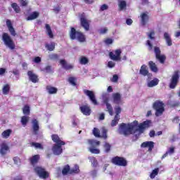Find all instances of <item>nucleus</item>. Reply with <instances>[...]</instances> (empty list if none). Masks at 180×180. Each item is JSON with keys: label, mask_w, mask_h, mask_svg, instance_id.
<instances>
[{"label": "nucleus", "mask_w": 180, "mask_h": 180, "mask_svg": "<svg viewBox=\"0 0 180 180\" xmlns=\"http://www.w3.org/2000/svg\"><path fill=\"white\" fill-rule=\"evenodd\" d=\"M93 167H98V160L94 157L89 158Z\"/></svg>", "instance_id": "44"}, {"label": "nucleus", "mask_w": 180, "mask_h": 180, "mask_svg": "<svg viewBox=\"0 0 180 180\" xmlns=\"http://www.w3.org/2000/svg\"><path fill=\"white\" fill-rule=\"evenodd\" d=\"M119 120H120V115H115L114 119L111 121V127H115V126L119 123Z\"/></svg>", "instance_id": "29"}, {"label": "nucleus", "mask_w": 180, "mask_h": 180, "mask_svg": "<svg viewBox=\"0 0 180 180\" xmlns=\"http://www.w3.org/2000/svg\"><path fill=\"white\" fill-rule=\"evenodd\" d=\"M149 67H150L151 71H153V72H157V71H158L157 65H155V63H154V62H153V61L149 62Z\"/></svg>", "instance_id": "31"}, {"label": "nucleus", "mask_w": 180, "mask_h": 180, "mask_svg": "<svg viewBox=\"0 0 180 180\" xmlns=\"http://www.w3.org/2000/svg\"><path fill=\"white\" fill-rule=\"evenodd\" d=\"M83 92H84V95H86V96H88L89 98L90 101H91V102H92V103H94V105H98V101H96V98L95 97V93H94V91L84 89V90H83Z\"/></svg>", "instance_id": "12"}, {"label": "nucleus", "mask_w": 180, "mask_h": 180, "mask_svg": "<svg viewBox=\"0 0 180 180\" xmlns=\"http://www.w3.org/2000/svg\"><path fill=\"white\" fill-rule=\"evenodd\" d=\"M155 53L157 60H158L161 64H164L167 58L165 57V55H161V50H160V48L155 47Z\"/></svg>", "instance_id": "13"}, {"label": "nucleus", "mask_w": 180, "mask_h": 180, "mask_svg": "<svg viewBox=\"0 0 180 180\" xmlns=\"http://www.w3.org/2000/svg\"><path fill=\"white\" fill-rule=\"evenodd\" d=\"M79 63L80 64L85 65V64H88V58H86L85 56H82L80 58Z\"/></svg>", "instance_id": "45"}, {"label": "nucleus", "mask_w": 180, "mask_h": 180, "mask_svg": "<svg viewBox=\"0 0 180 180\" xmlns=\"http://www.w3.org/2000/svg\"><path fill=\"white\" fill-rule=\"evenodd\" d=\"M22 112L24 115H29L30 113V107L29 105H25Z\"/></svg>", "instance_id": "46"}, {"label": "nucleus", "mask_w": 180, "mask_h": 180, "mask_svg": "<svg viewBox=\"0 0 180 180\" xmlns=\"http://www.w3.org/2000/svg\"><path fill=\"white\" fill-rule=\"evenodd\" d=\"M174 153H175V148L174 147L169 148L167 151L162 155V160H164V158H165L166 157H168V154H169V155H172V154H174Z\"/></svg>", "instance_id": "25"}, {"label": "nucleus", "mask_w": 180, "mask_h": 180, "mask_svg": "<svg viewBox=\"0 0 180 180\" xmlns=\"http://www.w3.org/2000/svg\"><path fill=\"white\" fill-rule=\"evenodd\" d=\"M179 117H176L173 119V123H179Z\"/></svg>", "instance_id": "64"}, {"label": "nucleus", "mask_w": 180, "mask_h": 180, "mask_svg": "<svg viewBox=\"0 0 180 180\" xmlns=\"http://www.w3.org/2000/svg\"><path fill=\"white\" fill-rule=\"evenodd\" d=\"M70 39L72 40H75L77 39L78 41L84 43L85 41V35L82 32H77L75 28L72 27L70 31Z\"/></svg>", "instance_id": "3"}, {"label": "nucleus", "mask_w": 180, "mask_h": 180, "mask_svg": "<svg viewBox=\"0 0 180 180\" xmlns=\"http://www.w3.org/2000/svg\"><path fill=\"white\" fill-rule=\"evenodd\" d=\"M69 82L73 86H75L77 85V83H75V77H70L69 78Z\"/></svg>", "instance_id": "51"}, {"label": "nucleus", "mask_w": 180, "mask_h": 180, "mask_svg": "<svg viewBox=\"0 0 180 180\" xmlns=\"http://www.w3.org/2000/svg\"><path fill=\"white\" fill-rule=\"evenodd\" d=\"M46 48L49 51H53L56 49V43L51 42V44H47Z\"/></svg>", "instance_id": "35"}, {"label": "nucleus", "mask_w": 180, "mask_h": 180, "mask_svg": "<svg viewBox=\"0 0 180 180\" xmlns=\"http://www.w3.org/2000/svg\"><path fill=\"white\" fill-rule=\"evenodd\" d=\"M141 25L146 26L147 22H148V15L147 13H143L141 15Z\"/></svg>", "instance_id": "24"}, {"label": "nucleus", "mask_w": 180, "mask_h": 180, "mask_svg": "<svg viewBox=\"0 0 180 180\" xmlns=\"http://www.w3.org/2000/svg\"><path fill=\"white\" fill-rule=\"evenodd\" d=\"M46 72H53V68H51V66H46L45 68Z\"/></svg>", "instance_id": "58"}, {"label": "nucleus", "mask_w": 180, "mask_h": 180, "mask_svg": "<svg viewBox=\"0 0 180 180\" xmlns=\"http://www.w3.org/2000/svg\"><path fill=\"white\" fill-rule=\"evenodd\" d=\"M139 126V128L137 129ZM151 126V120H146L139 124V122L135 120L131 124L122 123L120 125L118 133L124 136L134 134L136 131L143 133L146 129H148Z\"/></svg>", "instance_id": "1"}, {"label": "nucleus", "mask_w": 180, "mask_h": 180, "mask_svg": "<svg viewBox=\"0 0 180 180\" xmlns=\"http://www.w3.org/2000/svg\"><path fill=\"white\" fill-rule=\"evenodd\" d=\"M141 147L146 148L148 147V151H153V148H154V142L153 141H146L143 142L141 145Z\"/></svg>", "instance_id": "17"}, {"label": "nucleus", "mask_w": 180, "mask_h": 180, "mask_svg": "<svg viewBox=\"0 0 180 180\" xmlns=\"http://www.w3.org/2000/svg\"><path fill=\"white\" fill-rule=\"evenodd\" d=\"M115 113H116L115 116H119V115H120V113L122 112V108L119 105H117L115 108Z\"/></svg>", "instance_id": "48"}, {"label": "nucleus", "mask_w": 180, "mask_h": 180, "mask_svg": "<svg viewBox=\"0 0 180 180\" xmlns=\"http://www.w3.org/2000/svg\"><path fill=\"white\" fill-rule=\"evenodd\" d=\"M27 75L29 77L30 81L31 82H33L34 84H36L37 82H39V77L33 72V71L30 70L27 72Z\"/></svg>", "instance_id": "15"}, {"label": "nucleus", "mask_w": 180, "mask_h": 180, "mask_svg": "<svg viewBox=\"0 0 180 180\" xmlns=\"http://www.w3.org/2000/svg\"><path fill=\"white\" fill-rule=\"evenodd\" d=\"M126 23L128 26H131V25L133 24V20L128 18L126 20Z\"/></svg>", "instance_id": "60"}, {"label": "nucleus", "mask_w": 180, "mask_h": 180, "mask_svg": "<svg viewBox=\"0 0 180 180\" xmlns=\"http://www.w3.org/2000/svg\"><path fill=\"white\" fill-rule=\"evenodd\" d=\"M115 63L113 61H109L108 64V67L109 68H113V67H115Z\"/></svg>", "instance_id": "59"}, {"label": "nucleus", "mask_w": 180, "mask_h": 180, "mask_svg": "<svg viewBox=\"0 0 180 180\" xmlns=\"http://www.w3.org/2000/svg\"><path fill=\"white\" fill-rule=\"evenodd\" d=\"M11 89V86L9 84H6L3 87V94L4 95H8L9 94V90Z\"/></svg>", "instance_id": "39"}, {"label": "nucleus", "mask_w": 180, "mask_h": 180, "mask_svg": "<svg viewBox=\"0 0 180 180\" xmlns=\"http://www.w3.org/2000/svg\"><path fill=\"white\" fill-rule=\"evenodd\" d=\"M122 50L117 49L109 53V57L110 60L113 61H122Z\"/></svg>", "instance_id": "7"}, {"label": "nucleus", "mask_w": 180, "mask_h": 180, "mask_svg": "<svg viewBox=\"0 0 180 180\" xmlns=\"http://www.w3.org/2000/svg\"><path fill=\"white\" fill-rule=\"evenodd\" d=\"M70 174H79V166L77 165H75V167L70 171Z\"/></svg>", "instance_id": "36"}, {"label": "nucleus", "mask_w": 180, "mask_h": 180, "mask_svg": "<svg viewBox=\"0 0 180 180\" xmlns=\"http://www.w3.org/2000/svg\"><path fill=\"white\" fill-rule=\"evenodd\" d=\"M49 57L51 60H57V58H58V55H57V53H52L49 55Z\"/></svg>", "instance_id": "54"}, {"label": "nucleus", "mask_w": 180, "mask_h": 180, "mask_svg": "<svg viewBox=\"0 0 180 180\" xmlns=\"http://www.w3.org/2000/svg\"><path fill=\"white\" fill-rule=\"evenodd\" d=\"M70 171H71V169H70V165H67L63 169L62 174L63 175H67V174H70Z\"/></svg>", "instance_id": "40"}, {"label": "nucleus", "mask_w": 180, "mask_h": 180, "mask_svg": "<svg viewBox=\"0 0 180 180\" xmlns=\"http://www.w3.org/2000/svg\"><path fill=\"white\" fill-rule=\"evenodd\" d=\"M60 64L62 65V67H63L65 70H72V68H74V67L72 66V65H70V64L67 63V62L65 61V60H60Z\"/></svg>", "instance_id": "23"}, {"label": "nucleus", "mask_w": 180, "mask_h": 180, "mask_svg": "<svg viewBox=\"0 0 180 180\" xmlns=\"http://www.w3.org/2000/svg\"><path fill=\"white\" fill-rule=\"evenodd\" d=\"M179 79V72L176 71L172 76V79L170 80V84H169V88L171 89H174L175 86L178 84V81Z\"/></svg>", "instance_id": "10"}, {"label": "nucleus", "mask_w": 180, "mask_h": 180, "mask_svg": "<svg viewBox=\"0 0 180 180\" xmlns=\"http://www.w3.org/2000/svg\"><path fill=\"white\" fill-rule=\"evenodd\" d=\"M164 39H165L167 46H172V39H171V35L168 32L164 33Z\"/></svg>", "instance_id": "20"}, {"label": "nucleus", "mask_w": 180, "mask_h": 180, "mask_svg": "<svg viewBox=\"0 0 180 180\" xmlns=\"http://www.w3.org/2000/svg\"><path fill=\"white\" fill-rule=\"evenodd\" d=\"M139 74H141V75H143V77L148 75V70H147V66L146 65L141 66Z\"/></svg>", "instance_id": "26"}, {"label": "nucleus", "mask_w": 180, "mask_h": 180, "mask_svg": "<svg viewBox=\"0 0 180 180\" xmlns=\"http://www.w3.org/2000/svg\"><path fill=\"white\" fill-rule=\"evenodd\" d=\"M158 171H159V169H155L154 170H153L152 173L150 175V177L151 178V179H154V178H155V176L158 175Z\"/></svg>", "instance_id": "43"}, {"label": "nucleus", "mask_w": 180, "mask_h": 180, "mask_svg": "<svg viewBox=\"0 0 180 180\" xmlns=\"http://www.w3.org/2000/svg\"><path fill=\"white\" fill-rule=\"evenodd\" d=\"M79 120L77 119V117H74L72 119V126L73 127H76V126H78Z\"/></svg>", "instance_id": "52"}, {"label": "nucleus", "mask_w": 180, "mask_h": 180, "mask_svg": "<svg viewBox=\"0 0 180 180\" xmlns=\"http://www.w3.org/2000/svg\"><path fill=\"white\" fill-rule=\"evenodd\" d=\"M34 171L37 175H39V178L42 179H47V178H49V172H47L44 168L37 167L34 168Z\"/></svg>", "instance_id": "8"}, {"label": "nucleus", "mask_w": 180, "mask_h": 180, "mask_svg": "<svg viewBox=\"0 0 180 180\" xmlns=\"http://www.w3.org/2000/svg\"><path fill=\"white\" fill-rule=\"evenodd\" d=\"M6 26H7L11 36H16V32L15 31V28H13V26H12V22H11V20H6Z\"/></svg>", "instance_id": "18"}, {"label": "nucleus", "mask_w": 180, "mask_h": 180, "mask_svg": "<svg viewBox=\"0 0 180 180\" xmlns=\"http://www.w3.org/2000/svg\"><path fill=\"white\" fill-rule=\"evenodd\" d=\"M80 22L81 25L82 26V27H84V30H86V32H88V30H89V23H91V21L86 20V18L84 17H82Z\"/></svg>", "instance_id": "16"}, {"label": "nucleus", "mask_w": 180, "mask_h": 180, "mask_svg": "<svg viewBox=\"0 0 180 180\" xmlns=\"http://www.w3.org/2000/svg\"><path fill=\"white\" fill-rule=\"evenodd\" d=\"M46 90L48 91L49 94H57V88L53 87L51 86H47Z\"/></svg>", "instance_id": "32"}, {"label": "nucleus", "mask_w": 180, "mask_h": 180, "mask_svg": "<svg viewBox=\"0 0 180 180\" xmlns=\"http://www.w3.org/2000/svg\"><path fill=\"white\" fill-rule=\"evenodd\" d=\"M51 137L53 141L56 143L52 148V151L54 155H60V154L63 153V147L61 146H65V142L63 141L57 134H53Z\"/></svg>", "instance_id": "2"}, {"label": "nucleus", "mask_w": 180, "mask_h": 180, "mask_svg": "<svg viewBox=\"0 0 180 180\" xmlns=\"http://www.w3.org/2000/svg\"><path fill=\"white\" fill-rule=\"evenodd\" d=\"M39 12L34 11L27 18V20H34V19H37V18H39Z\"/></svg>", "instance_id": "28"}, {"label": "nucleus", "mask_w": 180, "mask_h": 180, "mask_svg": "<svg viewBox=\"0 0 180 180\" xmlns=\"http://www.w3.org/2000/svg\"><path fill=\"white\" fill-rule=\"evenodd\" d=\"M156 85H158V79H154L153 80L148 82V86L149 88H153V86H156Z\"/></svg>", "instance_id": "33"}, {"label": "nucleus", "mask_w": 180, "mask_h": 180, "mask_svg": "<svg viewBox=\"0 0 180 180\" xmlns=\"http://www.w3.org/2000/svg\"><path fill=\"white\" fill-rule=\"evenodd\" d=\"M11 7L13 8V9H14L15 13H19V12H20V7H19V6L18 5V4L16 3H13L11 4Z\"/></svg>", "instance_id": "38"}, {"label": "nucleus", "mask_w": 180, "mask_h": 180, "mask_svg": "<svg viewBox=\"0 0 180 180\" xmlns=\"http://www.w3.org/2000/svg\"><path fill=\"white\" fill-rule=\"evenodd\" d=\"M98 32L100 34H105V33L108 32V29L106 27H103L98 30Z\"/></svg>", "instance_id": "53"}, {"label": "nucleus", "mask_w": 180, "mask_h": 180, "mask_svg": "<svg viewBox=\"0 0 180 180\" xmlns=\"http://www.w3.org/2000/svg\"><path fill=\"white\" fill-rule=\"evenodd\" d=\"M2 40L7 47L10 49V50H15V42H13V40H12V38H11V36L6 32H4L2 35Z\"/></svg>", "instance_id": "5"}, {"label": "nucleus", "mask_w": 180, "mask_h": 180, "mask_svg": "<svg viewBox=\"0 0 180 180\" xmlns=\"http://www.w3.org/2000/svg\"><path fill=\"white\" fill-rule=\"evenodd\" d=\"M118 6L120 11H123V9H126V6H127V3L124 0H121L118 1Z\"/></svg>", "instance_id": "30"}, {"label": "nucleus", "mask_w": 180, "mask_h": 180, "mask_svg": "<svg viewBox=\"0 0 180 180\" xmlns=\"http://www.w3.org/2000/svg\"><path fill=\"white\" fill-rule=\"evenodd\" d=\"M45 29L46 32V34L50 37V39H53L54 37V34H53V31L51 30V27H50V25L45 24Z\"/></svg>", "instance_id": "22"}, {"label": "nucleus", "mask_w": 180, "mask_h": 180, "mask_svg": "<svg viewBox=\"0 0 180 180\" xmlns=\"http://www.w3.org/2000/svg\"><path fill=\"white\" fill-rule=\"evenodd\" d=\"M32 128L34 134H37V131H39V122L37 121V120H32Z\"/></svg>", "instance_id": "27"}, {"label": "nucleus", "mask_w": 180, "mask_h": 180, "mask_svg": "<svg viewBox=\"0 0 180 180\" xmlns=\"http://www.w3.org/2000/svg\"><path fill=\"white\" fill-rule=\"evenodd\" d=\"M93 134L95 136V137H101V132L99 131V129L97 128H94L93 129Z\"/></svg>", "instance_id": "47"}, {"label": "nucleus", "mask_w": 180, "mask_h": 180, "mask_svg": "<svg viewBox=\"0 0 180 180\" xmlns=\"http://www.w3.org/2000/svg\"><path fill=\"white\" fill-rule=\"evenodd\" d=\"M112 102L115 105H120L122 103V95L120 93H114L112 95Z\"/></svg>", "instance_id": "14"}, {"label": "nucleus", "mask_w": 180, "mask_h": 180, "mask_svg": "<svg viewBox=\"0 0 180 180\" xmlns=\"http://www.w3.org/2000/svg\"><path fill=\"white\" fill-rule=\"evenodd\" d=\"M8 151H9V147L8 145L3 143L0 148V154H1V155H5L6 154H8Z\"/></svg>", "instance_id": "21"}, {"label": "nucleus", "mask_w": 180, "mask_h": 180, "mask_svg": "<svg viewBox=\"0 0 180 180\" xmlns=\"http://www.w3.org/2000/svg\"><path fill=\"white\" fill-rule=\"evenodd\" d=\"M103 102L105 103L106 109L109 115H110V116H113V108L112 107V105L109 103V96H108V94L103 96Z\"/></svg>", "instance_id": "11"}, {"label": "nucleus", "mask_w": 180, "mask_h": 180, "mask_svg": "<svg viewBox=\"0 0 180 180\" xmlns=\"http://www.w3.org/2000/svg\"><path fill=\"white\" fill-rule=\"evenodd\" d=\"M110 144L108 143L105 142L104 144V148L105 150V153H109L110 151Z\"/></svg>", "instance_id": "50"}, {"label": "nucleus", "mask_w": 180, "mask_h": 180, "mask_svg": "<svg viewBox=\"0 0 180 180\" xmlns=\"http://www.w3.org/2000/svg\"><path fill=\"white\" fill-rule=\"evenodd\" d=\"M32 147H35V148H39V150H43V145L39 143L32 142L31 143Z\"/></svg>", "instance_id": "42"}, {"label": "nucleus", "mask_w": 180, "mask_h": 180, "mask_svg": "<svg viewBox=\"0 0 180 180\" xmlns=\"http://www.w3.org/2000/svg\"><path fill=\"white\" fill-rule=\"evenodd\" d=\"M153 108L156 110L155 116L157 117L162 116V113H164V111L165 110L164 108V103L161 101L155 102L153 104Z\"/></svg>", "instance_id": "6"}, {"label": "nucleus", "mask_w": 180, "mask_h": 180, "mask_svg": "<svg viewBox=\"0 0 180 180\" xmlns=\"http://www.w3.org/2000/svg\"><path fill=\"white\" fill-rule=\"evenodd\" d=\"M109 8V6H108V5L106 4H103L101 8H100V11H107V9Z\"/></svg>", "instance_id": "57"}, {"label": "nucleus", "mask_w": 180, "mask_h": 180, "mask_svg": "<svg viewBox=\"0 0 180 180\" xmlns=\"http://www.w3.org/2000/svg\"><path fill=\"white\" fill-rule=\"evenodd\" d=\"M88 143L89 146H91L89 148L90 153L92 154H99V153H101V150L96 148V147L101 146V141L95 139H89Z\"/></svg>", "instance_id": "4"}, {"label": "nucleus", "mask_w": 180, "mask_h": 180, "mask_svg": "<svg viewBox=\"0 0 180 180\" xmlns=\"http://www.w3.org/2000/svg\"><path fill=\"white\" fill-rule=\"evenodd\" d=\"M155 34V33L154 32V31H151L150 33L147 34V36L148 39H150V40H155V38L154 37Z\"/></svg>", "instance_id": "49"}, {"label": "nucleus", "mask_w": 180, "mask_h": 180, "mask_svg": "<svg viewBox=\"0 0 180 180\" xmlns=\"http://www.w3.org/2000/svg\"><path fill=\"white\" fill-rule=\"evenodd\" d=\"M117 79H119V77H117V75H115L112 77V82H117Z\"/></svg>", "instance_id": "63"}, {"label": "nucleus", "mask_w": 180, "mask_h": 180, "mask_svg": "<svg viewBox=\"0 0 180 180\" xmlns=\"http://www.w3.org/2000/svg\"><path fill=\"white\" fill-rule=\"evenodd\" d=\"M112 162L115 165H118L119 167H126L127 165V161L124 158H120L119 156L115 157L112 159Z\"/></svg>", "instance_id": "9"}, {"label": "nucleus", "mask_w": 180, "mask_h": 180, "mask_svg": "<svg viewBox=\"0 0 180 180\" xmlns=\"http://www.w3.org/2000/svg\"><path fill=\"white\" fill-rule=\"evenodd\" d=\"M102 133H103V138L108 139V135H107L108 129L103 128Z\"/></svg>", "instance_id": "55"}, {"label": "nucleus", "mask_w": 180, "mask_h": 180, "mask_svg": "<svg viewBox=\"0 0 180 180\" xmlns=\"http://www.w3.org/2000/svg\"><path fill=\"white\" fill-rule=\"evenodd\" d=\"M40 159V156L39 155H35L32 158H31L30 161L32 165L37 164V161Z\"/></svg>", "instance_id": "34"}, {"label": "nucleus", "mask_w": 180, "mask_h": 180, "mask_svg": "<svg viewBox=\"0 0 180 180\" xmlns=\"http://www.w3.org/2000/svg\"><path fill=\"white\" fill-rule=\"evenodd\" d=\"M41 61V58L39 56L35 57L34 59V62H35L37 64H39Z\"/></svg>", "instance_id": "62"}, {"label": "nucleus", "mask_w": 180, "mask_h": 180, "mask_svg": "<svg viewBox=\"0 0 180 180\" xmlns=\"http://www.w3.org/2000/svg\"><path fill=\"white\" fill-rule=\"evenodd\" d=\"M104 43H105V44H108V45L112 44V43H113V39L108 38L104 41Z\"/></svg>", "instance_id": "56"}, {"label": "nucleus", "mask_w": 180, "mask_h": 180, "mask_svg": "<svg viewBox=\"0 0 180 180\" xmlns=\"http://www.w3.org/2000/svg\"><path fill=\"white\" fill-rule=\"evenodd\" d=\"M11 133H12V130L11 129H7L4 131H3V133L1 134V136L4 138V139H8V137H9L11 136Z\"/></svg>", "instance_id": "37"}, {"label": "nucleus", "mask_w": 180, "mask_h": 180, "mask_svg": "<svg viewBox=\"0 0 180 180\" xmlns=\"http://www.w3.org/2000/svg\"><path fill=\"white\" fill-rule=\"evenodd\" d=\"M80 110L82 113L86 116H89V115H91V108L88 105L80 106Z\"/></svg>", "instance_id": "19"}, {"label": "nucleus", "mask_w": 180, "mask_h": 180, "mask_svg": "<svg viewBox=\"0 0 180 180\" xmlns=\"http://www.w3.org/2000/svg\"><path fill=\"white\" fill-rule=\"evenodd\" d=\"M27 122H29V117L22 116L21 118V123L22 126H26L27 124Z\"/></svg>", "instance_id": "41"}, {"label": "nucleus", "mask_w": 180, "mask_h": 180, "mask_svg": "<svg viewBox=\"0 0 180 180\" xmlns=\"http://www.w3.org/2000/svg\"><path fill=\"white\" fill-rule=\"evenodd\" d=\"M20 4L22 5V6H27V4H29V2L27 1V0H20Z\"/></svg>", "instance_id": "61"}]
</instances>
